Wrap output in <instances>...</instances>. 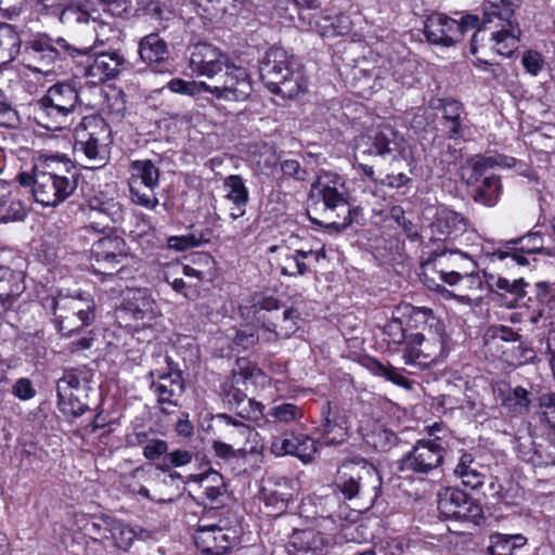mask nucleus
I'll list each match as a JSON object with an SVG mask.
<instances>
[{"label": "nucleus", "mask_w": 555, "mask_h": 555, "mask_svg": "<svg viewBox=\"0 0 555 555\" xmlns=\"http://www.w3.org/2000/svg\"><path fill=\"white\" fill-rule=\"evenodd\" d=\"M431 264L438 278L451 286L464 273L477 269V262L468 254L459 249L436 251L431 258Z\"/></svg>", "instance_id": "aec40b11"}, {"label": "nucleus", "mask_w": 555, "mask_h": 555, "mask_svg": "<svg viewBox=\"0 0 555 555\" xmlns=\"http://www.w3.org/2000/svg\"><path fill=\"white\" fill-rule=\"evenodd\" d=\"M256 370L250 367L247 359L241 358L236 360L235 366L230 376H228L221 384L220 393L228 401L229 404L241 406L247 403L250 411L244 414L243 409L240 414L253 421H258L263 416L264 405L247 397L248 382L254 378Z\"/></svg>", "instance_id": "f8f14e48"}, {"label": "nucleus", "mask_w": 555, "mask_h": 555, "mask_svg": "<svg viewBox=\"0 0 555 555\" xmlns=\"http://www.w3.org/2000/svg\"><path fill=\"white\" fill-rule=\"evenodd\" d=\"M181 475L178 473L135 468L128 478L127 487L132 494L140 495L157 503H165L170 501L165 498L160 491V486L172 485L175 481L180 480Z\"/></svg>", "instance_id": "f3484780"}, {"label": "nucleus", "mask_w": 555, "mask_h": 555, "mask_svg": "<svg viewBox=\"0 0 555 555\" xmlns=\"http://www.w3.org/2000/svg\"><path fill=\"white\" fill-rule=\"evenodd\" d=\"M253 91L250 77L247 70L232 63L215 80L214 85L207 82L206 92L210 93L212 99L220 102H244Z\"/></svg>", "instance_id": "dca6fc26"}, {"label": "nucleus", "mask_w": 555, "mask_h": 555, "mask_svg": "<svg viewBox=\"0 0 555 555\" xmlns=\"http://www.w3.org/2000/svg\"><path fill=\"white\" fill-rule=\"evenodd\" d=\"M402 138L389 126L377 127L358 135L354 142V159L363 173L376 181L373 165L370 163L377 157H385L397 151Z\"/></svg>", "instance_id": "9d476101"}, {"label": "nucleus", "mask_w": 555, "mask_h": 555, "mask_svg": "<svg viewBox=\"0 0 555 555\" xmlns=\"http://www.w3.org/2000/svg\"><path fill=\"white\" fill-rule=\"evenodd\" d=\"M92 267L95 272L111 274V270L128 258L126 243L118 236H105L98 240L91 249Z\"/></svg>", "instance_id": "5701e85b"}, {"label": "nucleus", "mask_w": 555, "mask_h": 555, "mask_svg": "<svg viewBox=\"0 0 555 555\" xmlns=\"http://www.w3.org/2000/svg\"><path fill=\"white\" fill-rule=\"evenodd\" d=\"M150 376L153 378L151 383V390L156 396L157 402L162 405L160 411L168 414L169 411L164 405H178L179 398L184 391L183 379L180 373L177 372L164 374L151 372Z\"/></svg>", "instance_id": "bb28decb"}, {"label": "nucleus", "mask_w": 555, "mask_h": 555, "mask_svg": "<svg viewBox=\"0 0 555 555\" xmlns=\"http://www.w3.org/2000/svg\"><path fill=\"white\" fill-rule=\"evenodd\" d=\"M125 305L120 310L122 319H131L133 328L147 327L158 317V309L145 288H127L122 294Z\"/></svg>", "instance_id": "6ab92c4d"}, {"label": "nucleus", "mask_w": 555, "mask_h": 555, "mask_svg": "<svg viewBox=\"0 0 555 555\" xmlns=\"http://www.w3.org/2000/svg\"><path fill=\"white\" fill-rule=\"evenodd\" d=\"M515 158H508L503 155L496 156H475L469 160L472 173L467 178V183L473 184L477 182L483 173L494 166L499 167H513L515 165Z\"/></svg>", "instance_id": "79ce46f5"}, {"label": "nucleus", "mask_w": 555, "mask_h": 555, "mask_svg": "<svg viewBox=\"0 0 555 555\" xmlns=\"http://www.w3.org/2000/svg\"><path fill=\"white\" fill-rule=\"evenodd\" d=\"M20 47L21 39L13 27L7 23H0V66L12 62Z\"/></svg>", "instance_id": "c03bdc74"}, {"label": "nucleus", "mask_w": 555, "mask_h": 555, "mask_svg": "<svg viewBox=\"0 0 555 555\" xmlns=\"http://www.w3.org/2000/svg\"><path fill=\"white\" fill-rule=\"evenodd\" d=\"M106 518H103L101 522H91L87 530L90 534V542L88 543V548L98 550V546L102 545L104 548H107L108 539V530L106 529Z\"/></svg>", "instance_id": "052dcab7"}, {"label": "nucleus", "mask_w": 555, "mask_h": 555, "mask_svg": "<svg viewBox=\"0 0 555 555\" xmlns=\"http://www.w3.org/2000/svg\"><path fill=\"white\" fill-rule=\"evenodd\" d=\"M167 87L173 93L196 96L202 92H206L207 82L195 80L186 81L181 78H175L167 83Z\"/></svg>", "instance_id": "bf43d9fd"}, {"label": "nucleus", "mask_w": 555, "mask_h": 555, "mask_svg": "<svg viewBox=\"0 0 555 555\" xmlns=\"http://www.w3.org/2000/svg\"><path fill=\"white\" fill-rule=\"evenodd\" d=\"M271 451L276 456L293 455L302 463H309L317 453V447L314 440L308 435L285 433L273 439Z\"/></svg>", "instance_id": "a878e982"}, {"label": "nucleus", "mask_w": 555, "mask_h": 555, "mask_svg": "<svg viewBox=\"0 0 555 555\" xmlns=\"http://www.w3.org/2000/svg\"><path fill=\"white\" fill-rule=\"evenodd\" d=\"M478 23L479 18L476 15H466L456 21L436 13L427 18L424 33L430 43L450 47L460 42L467 31L478 26Z\"/></svg>", "instance_id": "2eb2a0df"}, {"label": "nucleus", "mask_w": 555, "mask_h": 555, "mask_svg": "<svg viewBox=\"0 0 555 555\" xmlns=\"http://www.w3.org/2000/svg\"><path fill=\"white\" fill-rule=\"evenodd\" d=\"M130 193L133 203L145 208L153 209L158 205V198L153 186H145L137 182H130Z\"/></svg>", "instance_id": "4d7b16f0"}, {"label": "nucleus", "mask_w": 555, "mask_h": 555, "mask_svg": "<svg viewBox=\"0 0 555 555\" xmlns=\"http://www.w3.org/2000/svg\"><path fill=\"white\" fill-rule=\"evenodd\" d=\"M466 230V221L463 216L453 210L442 208L437 211L431 223V232L436 240H453Z\"/></svg>", "instance_id": "f704fd0d"}, {"label": "nucleus", "mask_w": 555, "mask_h": 555, "mask_svg": "<svg viewBox=\"0 0 555 555\" xmlns=\"http://www.w3.org/2000/svg\"><path fill=\"white\" fill-rule=\"evenodd\" d=\"M232 63L224 52L209 43H197L190 56L192 72L212 80H216Z\"/></svg>", "instance_id": "412c9836"}, {"label": "nucleus", "mask_w": 555, "mask_h": 555, "mask_svg": "<svg viewBox=\"0 0 555 555\" xmlns=\"http://www.w3.org/2000/svg\"><path fill=\"white\" fill-rule=\"evenodd\" d=\"M79 104V94L75 86L55 83L35 103L34 117L37 124L47 130H62L72 125Z\"/></svg>", "instance_id": "39448f33"}, {"label": "nucleus", "mask_w": 555, "mask_h": 555, "mask_svg": "<svg viewBox=\"0 0 555 555\" xmlns=\"http://www.w3.org/2000/svg\"><path fill=\"white\" fill-rule=\"evenodd\" d=\"M310 27L322 37L345 36L351 30V21L344 13L318 14L310 21Z\"/></svg>", "instance_id": "4c0bfd02"}, {"label": "nucleus", "mask_w": 555, "mask_h": 555, "mask_svg": "<svg viewBox=\"0 0 555 555\" xmlns=\"http://www.w3.org/2000/svg\"><path fill=\"white\" fill-rule=\"evenodd\" d=\"M224 198L232 203L230 217L236 220L246 212V206L249 201L248 189L243 178L238 175H230L223 180Z\"/></svg>", "instance_id": "e433bc0d"}, {"label": "nucleus", "mask_w": 555, "mask_h": 555, "mask_svg": "<svg viewBox=\"0 0 555 555\" xmlns=\"http://www.w3.org/2000/svg\"><path fill=\"white\" fill-rule=\"evenodd\" d=\"M130 182H137L145 186L157 188L159 183V170L150 159L134 160L131 164Z\"/></svg>", "instance_id": "8fccbe9b"}, {"label": "nucleus", "mask_w": 555, "mask_h": 555, "mask_svg": "<svg viewBox=\"0 0 555 555\" xmlns=\"http://www.w3.org/2000/svg\"><path fill=\"white\" fill-rule=\"evenodd\" d=\"M57 404L64 414L72 415L74 417H79L89 410L88 405L81 402L75 393L64 396V398H57Z\"/></svg>", "instance_id": "0e129e2a"}, {"label": "nucleus", "mask_w": 555, "mask_h": 555, "mask_svg": "<svg viewBox=\"0 0 555 555\" xmlns=\"http://www.w3.org/2000/svg\"><path fill=\"white\" fill-rule=\"evenodd\" d=\"M125 59L117 52L99 53L83 68V75L92 85L114 79L120 72Z\"/></svg>", "instance_id": "cd10ccee"}, {"label": "nucleus", "mask_w": 555, "mask_h": 555, "mask_svg": "<svg viewBox=\"0 0 555 555\" xmlns=\"http://www.w3.org/2000/svg\"><path fill=\"white\" fill-rule=\"evenodd\" d=\"M324 257L325 251L323 248L317 250L296 249L294 251L286 248L281 254L279 266L283 275L301 276L310 270L311 264L319 262Z\"/></svg>", "instance_id": "2f4dec72"}, {"label": "nucleus", "mask_w": 555, "mask_h": 555, "mask_svg": "<svg viewBox=\"0 0 555 555\" xmlns=\"http://www.w3.org/2000/svg\"><path fill=\"white\" fill-rule=\"evenodd\" d=\"M88 379L86 373L78 369H67L56 383L57 398H64L87 388Z\"/></svg>", "instance_id": "a18cd8bd"}, {"label": "nucleus", "mask_w": 555, "mask_h": 555, "mask_svg": "<svg viewBox=\"0 0 555 555\" xmlns=\"http://www.w3.org/2000/svg\"><path fill=\"white\" fill-rule=\"evenodd\" d=\"M508 250H495L492 260L506 261V264L526 266L529 263L525 254H538L544 249V241L540 233L530 232L527 235L507 242Z\"/></svg>", "instance_id": "b1692460"}, {"label": "nucleus", "mask_w": 555, "mask_h": 555, "mask_svg": "<svg viewBox=\"0 0 555 555\" xmlns=\"http://www.w3.org/2000/svg\"><path fill=\"white\" fill-rule=\"evenodd\" d=\"M320 430L327 438L328 443L343 442L349 430L347 411L338 406H332L331 402L326 401L321 408Z\"/></svg>", "instance_id": "c85d7f7f"}, {"label": "nucleus", "mask_w": 555, "mask_h": 555, "mask_svg": "<svg viewBox=\"0 0 555 555\" xmlns=\"http://www.w3.org/2000/svg\"><path fill=\"white\" fill-rule=\"evenodd\" d=\"M491 287H496V289L514 295L515 297H521L525 295V286L526 283L524 279H515L509 281L505 278H496L492 283L489 281Z\"/></svg>", "instance_id": "774afa93"}, {"label": "nucleus", "mask_w": 555, "mask_h": 555, "mask_svg": "<svg viewBox=\"0 0 555 555\" xmlns=\"http://www.w3.org/2000/svg\"><path fill=\"white\" fill-rule=\"evenodd\" d=\"M502 405L512 415H524L530 410L531 399L529 391L516 386L503 398Z\"/></svg>", "instance_id": "3c124183"}, {"label": "nucleus", "mask_w": 555, "mask_h": 555, "mask_svg": "<svg viewBox=\"0 0 555 555\" xmlns=\"http://www.w3.org/2000/svg\"><path fill=\"white\" fill-rule=\"evenodd\" d=\"M527 539L521 534L493 533L490 535L488 553L490 555H513L516 548L524 546Z\"/></svg>", "instance_id": "49530a36"}, {"label": "nucleus", "mask_w": 555, "mask_h": 555, "mask_svg": "<svg viewBox=\"0 0 555 555\" xmlns=\"http://www.w3.org/2000/svg\"><path fill=\"white\" fill-rule=\"evenodd\" d=\"M367 369L374 375L385 377L397 386L406 389L411 388V382L397 367L385 365L376 359H370L367 361Z\"/></svg>", "instance_id": "5fc2aeb1"}, {"label": "nucleus", "mask_w": 555, "mask_h": 555, "mask_svg": "<svg viewBox=\"0 0 555 555\" xmlns=\"http://www.w3.org/2000/svg\"><path fill=\"white\" fill-rule=\"evenodd\" d=\"M111 143V128L101 117H85L75 129L74 152L86 168L103 167L109 157Z\"/></svg>", "instance_id": "0eeeda50"}, {"label": "nucleus", "mask_w": 555, "mask_h": 555, "mask_svg": "<svg viewBox=\"0 0 555 555\" xmlns=\"http://www.w3.org/2000/svg\"><path fill=\"white\" fill-rule=\"evenodd\" d=\"M218 420L222 423V435L224 439L236 447V451L243 454L262 453L263 447L258 441L259 435L244 422L228 414H219Z\"/></svg>", "instance_id": "4be33fe9"}, {"label": "nucleus", "mask_w": 555, "mask_h": 555, "mask_svg": "<svg viewBox=\"0 0 555 555\" xmlns=\"http://www.w3.org/2000/svg\"><path fill=\"white\" fill-rule=\"evenodd\" d=\"M60 21L65 25H77V33L80 37L78 47L90 48L85 54L90 53L98 47L108 43L114 33L108 24L98 21L87 11L74 5L66 7L62 10Z\"/></svg>", "instance_id": "ddd939ff"}, {"label": "nucleus", "mask_w": 555, "mask_h": 555, "mask_svg": "<svg viewBox=\"0 0 555 555\" xmlns=\"http://www.w3.org/2000/svg\"><path fill=\"white\" fill-rule=\"evenodd\" d=\"M473 464V455L463 453L454 468V474L462 480L464 486L477 489L483 485V475Z\"/></svg>", "instance_id": "09e8293b"}, {"label": "nucleus", "mask_w": 555, "mask_h": 555, "mask_svg": "<svg viewBox=\"0 0 555 555\" xmlns=\"http://www.w3.org/2000/svg\"><path fill=\"white\" fill-rule=\"evenodd\" d=\"M538 406L541 420L555 430V392L541 395Z\"/></svg>", "instance_id": "680f3d73"}, {"label": "nucleus", "mask_w": 555, "mask_h": 555, "mask_svg": "<svg viewBox=\"0 0 555 555\" xmlns=\"http://www.w3.org/2000/svg\"><path fill=\"white\" fill-rule=\"evenodd\" d=\"M311 196L319 199L326 228L340 232L352 222L344 179L333 172L321 173L312 184Z\"/></svg>", "instance_id": "423d86ee"}, {"label": "nucleus", "mask_w": 555, "mask_h": 555, "mask_svg": "<svg viewBox=\"0 0 555 555\" xmlns=\"http://www.w3.org/2000/svg\"><path fill=\"white\" fill-rule=\"evenodd\" d=\"M359 433L367 444L378 451H387L396 444V435L374 420L361 421Z\"/></svg>", "instance_id": "ea45409f"}, {"label": "nucleus", "mask_w": 555, "mask_h": 555, "mask_svg": "<svg viewBox=\"0 0 555 555\" xmlns=\"http://www.w3.org/2000/svg\"><path fill=\"white\" fill-rule=\"evenodd\" d=\"M417 315L425 324L420 332H410L406 346L402 348V360L406 365L427 366L446 354V328L430 309L422 308Z\"/></svg>", "instance_id": "20e7f679"}, {"label": "nucleus", "mask_w": 555, "mask_h": 555, "mask_svg": "<svg viewBox=\"0 0 555 555\" xmlns=\"http://www.w3.org/2000/svg\"><path fill=\"white\" fill-rule=\"evenodd\" d=\"M24 289L22 272L0 266V308L10 309Z\"/></svg>", "instance_id": "58836bf2"}, {"label": "nucleus", "mask_w": 555, "mask_h": 555, "mask_svg": "<svg viewBox=\"0 0 555 555\" xmlns=\"http://www.w3.org/2000/svg\"><path fill=\"white\" fill-rule=\"evenodd\" d=\"M503 193V185L500 177L488 176L481 180L479 186H477L474 201L487 207H494Z\"/></svg>", "instance_id": "a19ab883"}, {"label": "nucleus", "mask_w": 555, "mask_h": 555, "mask_svg": "<svg viewBox=\"0 0 555 555\" xmlns=\"http://www.w3.org/2000/svg\"><path fill=\"white\" fill-rule=\"evenodd\" d=\"M482 517V507L477 503L476 500L470 498L468 494L466 496L465 503L461 504L459 509L453 516V519L456 520H468L477 522Z\"/></svg>", "instance_id": "e2e57ef3"}, {"label": "nucleus", "mask_w": 555, "mask_h": 555, "mask_svg": "<svg viewBox=\"0 0 555 555\" xmlns=\"http://www.w3.org/2000/svg\"><path fill=\"white\" fill-rule=\"evenodd\" d=\"M54 323L63 336H72L94 320V301L89 295L60 294L52 305Z\"/></svg>", "instance_id": "9b49d317"}, {"label": "nucleus", "mask_w": 555, "mask_h": 555, "mask_svg": "<svg viewBox=\"0 0 555 555\" xmlns=\"http://www.w3.org/2000/svg\"><path fill=\"white\" fill-rule=\"evenodd\" d=\"M263 500L267 506H272L278 513H282L287 507V502L292 498L291 488L286 479H282L274 485L270 482L263 487Z\"/></svg>", "instance_id": "37998d69"}, {"label": "nucleus", "mask_w": 555, "mask_h": 555, "mask_svg": "<svg viewBox=\"0 0 555 555\" xmlns=\"http://www.w3.org/2000/svg\"><path fill=\"white\" fill-rule=\"evenodd\" d=\"M289 545L301 555H326L330 542L321 532L305 529L293 532Z\"/></svg>", "instance_id": "c9c22d12"}, {"label": "nucleus", "mask_w": 555, "mask_h": 555, "mask_svg": "<svg viewBox=\"0 0 555 555\" xmlns=\"http://www.w3.org/2000/svg\"><path fill=\"white\" fill-rule=\"evenodd\" d=\"M89 49L76 47L63 37L53 39L46 34H37L27 42L24 61L30 70L48 75L53 72L56 61L75 59L83 55Z\"/></svg>", "instance_id": "1a4fd4ad"}, {"label": "nucleus", "mask_w": 555, "mask_h": 555, "mask_svg": "<svg viewBox=\"0 0 555 555\" xmlns=\"http://www.w3.org/2000/svg\"><path fill=\"white\" fill-rule=\"evenodd\" d=\"M242 315L251 319L267 341L291 337L298 330L299 313L293 308L280 311L279 301L273 297L255 295L241 307Z\"/></svg>", "instance_id": "7ed1b4c3"}, {"label": "nucleus", "mask_w": 555, "mask_h": 555, "mask_svg": "<svg viewBox=\"0 0 555 555\" xmlns=\"http://www.w3.org/2000/svg\"><path fill=\"white\" fill-rule=\"evenodd\" d=\"M483 340L487 353L513 365L522 362L516 351L533 352L532 350L522 349L520 336L512 328L503 325L490 326L485 333Z\"/></svg>", "instance_id": "a211bd4d"}, {"label": "nucleus", "mask_w": 555, "mask_h": 555, "mask_svg": "<svg viewBox=\"0 0 555 555\" xmlns=\"http://www.w3.org/2000/svg\"><path fill=\"white\" fill-rule=\"evenodd\" d=\"M384 333L388 336L389 341L395 345L406 346L410 332L403 327L402 322L395 318L390 320L384 327Z\"/></svg>", "instance_id": "69168bd1"}, {"label": "nucleus", "mask_w": 555, "mask_h": 555, "mask_svg": "<svg viewBox=\"0 0 555 555\" xmlns=\"http://www.w3.org/2000/svg\"><path fill=\"white\" fill-rule=\"evenodd\" d=\"M18 182L23 186H33L37 203L44 207H56L66 201L77 188L76 172L68 159L49 156L40 159L33 173L22 172Z\"/></svg>", "instance_id": "f257e3e1"}, {"label": "nucleus", "mask_w": 555, "mask_h": 555, "mask_svg": "<svg viewBox=\"0 0 555 555\" xmlns=\"http://www.w3.org/2000/svg\"><path fill=\"white\" fill-rule=\"evenodd\" d=\"M235 537L230 529L217 525L199 528L195 534L198 550L208 555H222L234 544Z\"/></svg>", "instance_id": "c756f323"}, {"label": "nucleus", "mask_w": 555, "mask_h": 555, "mask_svg": "<svg viewBox=\"0 0 555 555\" xmlns=\"http://www.w3.org/2000/svg\"><path fill=\"white\" fill-rule=\"evenodd\" d=\"M516 0H486L482 27L477 29L470 41V53L477 54L479 41L485 40L489 31V49L502 56H511L519 43L520 28L513 20V7Z\"/></svg>", "instance_id": "f03ea898"}, {"label": "nucleus", "mask_w": 555, "mask_h": 555, "mask_svg": "<svg viewBox=\"0 0 555 555\" xmlns=\"http://www.w3.org/2000/svg\"><path fill=\"white\" fill-rule=\"evenodd\" d=\"M185 482L193 483L192 492L195 498H206L210 502H215L224 491L223 477L214 469L198 475H190Z\"/></svg>", "instance_id": "72a5a7b5"}, {"label": "nucleus", "mask_w": 555, "mask_h": 555, "mask_svg": "<svg viewBox=\"0 0 555 555\" xmlns=\"http://www.w3.org/2000/svg\"><path fill=\"white\" fill-rule=\"evenodd\" d=\"M467 493L457 489L448 487L438 493V509L447 518H453L454 514L465 503Z\"/></svg>", "instance_id": "603ef678"}, {"label": "nucleus", "mask_w": 555, "mask_h": 555, "mask_svg": "<svg viewBox=\"0 0 555 555\" xmlns=\"http://www.w3.org/2000/svg\"><path fill=\"white\" fill-rule=\"evenodd\" d=\"M439 425L434 424L429 429V438L420 439L412 450L401 460L400 469L416 474H429L443 462L446 446L441 437H434Z\"/></svg>", "instance_id": "4468645a"}, {"label": "nucleus", "mask_w": 555, "mask_h": 555, "mask_svg": "<svg viewBox=\"0 0 555 555\" xmlns=\"http://www.w3.org/2000/svg\"><path fill=\"white\" fill-rule=\"evenodd\" d=\"M443 127L450 139H456L462 133V104L455 100H446L442 104Z\"/></svg>", "instance_id": "de8ad7c7"}, {"label": "nucleus", "mask_w": 555, "mask_h": 555, "mask_svg": "<svg viewBox=\"0 0 555 555\" xmlns=\"http://www.w3.org/2000/svg\"><path fill=\"white\" fill-rule=\"evenodd\" d=\"M207 240L202 236H197L194 233L180 235V236H171L168 238V247L178 251H184L193 247H197L202 245Z\"/></svg>", "instance_id": "338daca9"}, {"label": "nucleus", "mask_w": 555, "mask_h": 555, "mask_svg": "<svg viewBox=\"0 0 555 555\" xmlns=\"http://www.w3.org/2000/svg\"><path fill=\"white\" fill-rule=\"evenodd\" d=\"M106 529L108 530L109 539L107 541V548L112 547L124 552L131 547L134 540L145 541L152 538L151 531L138 526H130L120 519L112 517H107Z\"/></svg>", "instance_id": "7c9ffc66"}, {"label": "nucleus", "mask_w": 555, "mask_h": 555, "mask_svg": "<svg viewBox=\"0 0 555 555\" xmlns=\"http://www.w3.org/2000/svg\"><path fill=\"white\" fill-rule=\"evenodd\" d=\"M294 65L293 57L284 49L272 47L260 63V77L273 93L295 98L305 90L306 83Z\"/></svg>", "instance_id": "6e6552de"}, {"label": "nucleus", "mask_w": 555, "mask_h": 555, "mask_svg": "<svg viewBox=\"0 0 555 555\" xmlns=\"http://www.w3.org/2000/svg\"><path fill=\"white\" fill-rule=\"evenodd\" d=\"M140 59L155 72H167L169 50L166 41L158 34L144 36L139 42Z\"/></svg>", "instance_id": "473e14b6"}, {"label": "nucleus", "mask_w": 555, "mask_h": 555, "mask_svg": "<svg viewBox=\"0 0 555 555\" xmlns=\"http://www.w3.org/2000/svg\"><path fill=\"white\" fill-rule=\"evenodd\" d=\"M460 291L463 293L457 297V299L463 304L470 302L472 295H479L482 291L483 281L478 272V270H473L472 272L464 273L461 278L457 279L456 283Z\"/></svg>", "instance_id": "864d4df0"}, {"label": "nucleus", "mask_w": 555, "mask_h": 555, "mask_svg": "<svg viewBox=\"0 0 555 555\" xmlns=\"http://www.w3.org/2000/svg\"><path fill=\"white\" fill-rule=\"evenodd\" d=\"M379 476L372 466H362L358 470L352 469L350 474L343 473L338 482L343 494L349 500L357 495H366L372 492L376 496V490L379 488Z\"/></svg>", "instance_id": "393cba45"}, {"label": "nucleus", "mask_w": 555, "mask_h": 555, "mask_svg": "<svg viewBox=\"0 0 555 555\" xmlns=\"http://www.w3.org/2000/svg\"><path fill=\"white\" fill-rule=\"evenodd\" d=\"M267 416L276 423L291 424L302 418L304 412L294 403L283 402L270 408Z\"/></svg>", "instance_id": "6e6d98bb"}, {"label": "nucleus", "mask_w": 555, "mask_h": 555, "mask_svg": "<svg viewBox=\"0 0 555 555\" xmlns=\"http://www.w3.org/2000/svg\"><path fill=\"white\" fill-rule=\"evenodd\" d=\"M530 463L534 467H543L555 464V444L547 439H540Z\"/></svg>", "instance_id": "13d9d810"}]
</instances>
